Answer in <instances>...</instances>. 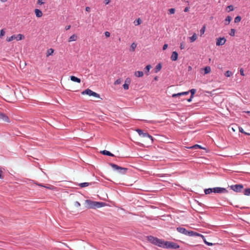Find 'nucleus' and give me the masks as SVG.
<instances>
[{"label": "nucleus", "instance_id": "f257e3e1", "mask_svg": "<svg viewBox=\"0 0 250 250\" xmlns=\"http://www.w3.org/2000/svg\"><path fill=\"white\" fill-rule=\"evenodd\" d=\"M85 203L86 207L88 208H96L104 207L105 203L104 202L92 201L90 200H86Z\"/></svg>", "mask_w": 250, "mask_h": 250}, {"label": "nucleus", "instance_id": "f03ea898", "mask_svg": "<svg viewBox=\"0 0 250 250\" xmlns=\"http://www.w3.org/2000/svg\"><path fill=\"white\" fill-rule=\"evenodd\" d=\"M177 230L182 234H184L186 235L189 236H196V235H199V233L196 232H195L192 230H188L185 228L182 227H177L176 228Z\"/></svg>", "mask_w": 250, "mask_h": 250}, {"label": "nucleus", "instance_id": "7ed1b4c3", "mask_svg": "<svg viewBox=\"0 0 250 250\" xmlns=\"http://www.w3.org/2000/svg\"><path fill=\"white\" fill-rule=\"evenodd\" d=\"M147 239L149 242H150L152 244L163 248L164 241H163L160 239H158L157 237H155L151 235L148 236L147 237Z\"/></svg>", "mask_w": 250, "mask_h": 250}, {"label": "nucleus", "instance_id": "20e7f679", "mask_svg": "<svg viewBox=\"0 0 250 250\" xmlns=\"http://www.w3.org/2000/svg\"><path fill=\"white\" fill-rule=\"evenodd\" d=\"M109 165L114 170L117 171L119 173L122 175L125 174L128 170V168L120 167L113 163H109Z\"/></svg>", "mask_w": 250, "mask_h": 250}, {"label": "nucleus", "instance_id": "39448f33", "mask_svg": "<svg viewBox=\"0 0 250 250\" xmlns=\"http://www.w3.org/2000/svg\"><path fill=\"white\" fill-rule=\"evenodd\" d=\"M180 247L179 245L173 242L164 241L163 244V248L178 249Z\"/></svg>", "mask_w": 250, "mask_h": 250}, {"label": "nucleus", "instance_id": "423d86ee", "mask_svg": "<svg viewBox=\"0 0 250 250\" xmlns=\"http://www.w3.org/2000/svg\"><path fill=\"white\" fill-rule=\"evenodd\" d=\"M230 188L236 192H241L244 187L242 184H236L230 186Z\"/></svg>", "mask_w": 250, "mask_h": 250}, {"label": "nucleus", "instance_id": "0eeeda50", "mask_svg": "<svg viewBox=\"0 0 250 250\" xmlns=\"http://www.w3.org/2000/svg\"><path fill=\"white\" fill-rule=\"evenodd\" d=\"M82 94H87L89 96H93L95 97L100 98V95L98 93L92 91L91 90L87 88L85 89L84 91H83L82 92Z\"/></svg>", "mask_w": 250, "mask_h": 250}, {"label": "nucleus", "instance_id": "6e6552de", "mask_svg": "<svg viewBox=\"0 0 250 250\" xmlns=\"http://www.w3.org/2000/svg\"><path fill=\"white\" fill-rule=\"evenodd\" d=\"M213 193H227L228 190L224 188L215 187L213 188Z\"/></svg>", "mask_w": 250, "mask_h": 250}, {"label": "nucleus", "instance_id": "1a4fd4ad", "mask_svg": "<svg viewBox=\"0 0 250 250\" xmlns=\"http://www.w3.org/2000/svg\"><path fill=\"white\" fill-rule=\"evenodd\" d=\"M136 131L138 132L140 136L143 137H148L150 140H153V137L147 132H144L143 130L141 129H136Z\"/></svg>", "mask_w": 250, "mask_h": 250}, {"label": "nucleus", "instance_id": "9d476101", "mask_svg": "<svg viewBox=\"0 0 250 250\" xmlns=\"http://www.w3.org/2000/svg\"><path fill=\"white\" fill-rule=\"evenodd\" d=\"M226 42V39L225 37L218 38L216 40V44L217 46H220L224 45Z\"/></svg>", "mask_w": 250, "mask_h": 250}, {"label": "nucleus", "instance_id": "9b49d317", "mask_svg": "<svg viewBox=\"0 0 250 250\" xmlns=\"http://www.w3.org/2000/svg\"><path fill=\"white\" fill-rule=\"evenodd\" d=\"M0 119L7 123L10 122V119L9 117L6 115L1 112H0Z\"/></svg>", "mask_w": 250, "mask_h": 250}, {"label": "nucleus", "instance_id": "f8f14e48", "mask_svg": "<svg viewBox=\"0 0 250 250\" xmlns=\"http://www.w3.org/2000/svg\"><path fill=\"white\" fill-rule=\"evenodd\" d=\"M178 57V53L176 51H173L171 56V60L173 61H175L177 60Z\"/></svg>", "mask_w": 250, "mask_h": 250}, {"label": "nucleus", "instance_id": "ddd939ff", "mask_svg": "<svg viewBox=\"0 0 250 250\" xmlns=\"http://www.w3.org/2000/svg\"><path fill=\"white\" fill-rule=\"evenodd\" d=\"M189 91H186V92H183L181 93H178L177 94H173L172 95V97H179L182 95H187L189 94Z\"/></svg>", "mask_w": 250, "mask_h": 250}, {"label": "nucleus", "instance_id": "4468645a", "mask_svg": "<svg viewBox=\"0 0 250 250\" xmlns=\"http://www.w3.org/2000/svg\"><path fill=\"white\" fill-rule=\"evenodd\" d=\"M196 236H200L201 237H202L203 238V240L204 242V243L208 246H212L213 245V244L212 243H210V242H207L204 237V235H203L202 234H200L199 233V235H196Z\"/></svg>", "mask_w": 250, "mask_h": 250}, {"label": "nucleus", "instance_id": "2eb2a0df", "mask_svg": "<svg viewBox=\"0 0 250 250\" xmlns=\"http://www.w3.org/2000/svg\"><path fill=\"white\" fill-rule=\"evenodd\" d=\"M35 13L36 17L38 18H40L42 16V11L40 9H36L35 10Z\"/></svg>", "mask_w": 250, "mask_h": 250}, {"label": "nucleus", "instance_id": "dca6fc26", "mask_svg": "<svg viewBox=\"0 0 250 250\" xmlns=\"http://www.w3.org/2000/svg\"><path fill=\"white\" fill-rule=\"evenodd\" d=\"M101 153L102 154H103V155H107V156H112V157L114 156V154L111 153L109 151H107V150H103V151H101Z\"/></svg>", "mask_w": 250, "mask_h": 250}, {"label": "nucleus", "instance_id": "f3484780", "mask_svg": "<svg viewBox=\"0 0 250 250\" xmlns=\"http://www.w3.org/2000/svg\"><path fill=\"white\" fill-rule=\"evenodd\" d=\"M70 80L73 82H77L78 83H80L81 81L80 79H79L74 76H70Z\"/></svg>", "mask_w": 250, "mask_h": 250}, {"label": "nucleus", "instance_id": "a211bd4d", "mask_svg": "<svg viewBox=\"0 0 250 250\" xmlns=\"http://www.w3.org/2000/svg\"><path fill=\"white\" fill-rule=\"evenodd\" d=\"M231 20H232V18L229 16H228L226 17V19L225 20L224 24L226 25H229V24L230 21H231Z\"/></svg>", "mask_w": 250, "mask_h": 250}, {"label": "nucleus", "instance_id": "6ab92c4d", "mask_svg": "<svg viewBox=\"0 0 250 250\" xmlns=\"http://www.w3.org/2000/svg\"><path fill=\"white\" fill-rule=\"evenodd\" d=\"M134 75L137 77H142L144 75V72L141 71H137L135 72Z\"/></svg>", "mask_w": 250, "mask_h": 250}, {"label": "nucleus", "instance_id": "aec40b11", "mask_svg": "<svg viewBox=\"0 0 250 250\" xmlns=\"http://www.w3.org/2000/svg\"><path fill=\"white\" fill-rule=\"evenodd\" d=\"M204 192L206 194H209L213 192V188H206L204 189Z\"/></svg>", "mask_w": 250, "mask_h": 250}, {"label": "nucleus", "instance_id": "412c9836", "mask_svg": "<svg viewBox=\"0 0 250 250\" xmlns=\"http://www.w3.org/2000/svg\"><path fill=\"white\" fill-rule=\"evenodd\" d=\"M151 68V66L150 64H148L146 66L145 68V73L147 75H149V72L150 68Z\"/></svg>", "mask_w": 250, "mask_h": 250}, {"label": "nucleus", "instance_id": "4be33fe9", "mask_svg": "<svg viewBox=\"0 0 250 250\" xmlns=\"http://www.w3.org/2000/svg\"><path fill=\"white\" fill-rule=\"evenodd\" d=\"M90 185H91V183L85 182V183H82L79 184V186L81 188H84V187L88 186Z\"/></svg>", "mask_w": 250, "mask_h": 250}, {"label": "nucleus", "instance_id": "5701e85b", "mask_svg": "<svg viewBox=\"0 0 250 250\" xmlns=\"http://www.w3.org/2000/svg\"><path fill=\"white\" fill-rule=\"evenodd\" d=\"M204 74H207L210 73L211 71V68H210V66H206L204 68Z\"/></svg>", "mask_w": 250, "mask_h": 250}, {"label": "nucleus", "instance_id": "b1692460", "mask_svg": "<svg viewBox=\"0 0 250 250\" xmlns=\"http://www.w3.org/2000/svg\"><path fill=\"white\" fill-rule=\"evenodd\" d=\"M197 35L194 33L191 37H189L190 42H194L197 39Z\"/></svg>", "mask_w": 250, "mask_h": 250}, {"label": "nucleus", "instance_id": "393cba45", "mask_svg": "<svg viewBox=\"0 0 250 250\" xmlns=\"http://www.w3.org/2000/svg\"><path fill=\"white\" fill-rule=\"evenodd\" d=\"M24 38V36L21 34L16 35V40L17 41L21 40L23 39Z\"/></svg>", "mask_w": 250, "mask_h": 250}, {"label": "nucleus", "instance_id": "a878e982", "mask_svg": "<svg viewBox=\"0 0 250 250\" xmlns=\"http://www.w3.org/2000/svg\"><path fill=\"white\" fill-rule=\"evenodd\" d=\"M76 40H77V36L74 34L69 37V38L68 39V42H72V41H76Z\"/></svg>", "mask_w": 250, "mask_h": 250}, {"label": "nucleus", "instance_id": "bb28decb", "mask_svg": "<svg viewBox=\"0 0 250 250\" xmlns=\"http://www.w3.org/2000/svg\"><path fill=\"white\" fill-rule=\"evenodd\" d=\"M243 194L246 196H250V188H246L243 191Z\"/></svg>", "mask_w": 250, "mask_h": 250}, {"label": "nucleus", "instance_id": "cd10ccee", "mask_svg": "<svg viewBox=\"0 0 250 250\" xmlns=\"http://www.w3.org/2000/svg\"><path fill=\"white\" fill-rule=\"evenodd\" d=\"M14 40H16V35H13L12 36L7 38L6 41L9 42L12 41Z\"/></svg>", "mask_w": 250, "mask_h": 250}, {"label": "nucleus", "instance_id": "c85d7f7f", "mask_svg": "<svg viewBox=\"0 0 250 250\" xmlns=\"http://www.w3.org/2000/svg\"><path fill=\"white\" fill-rule=\"evenodd\" d=\"M162 68V65L160 63H158L155 67V72H158V71H159Z\"/></svg>", "mask_w": 250, "mask_h": 250}, {"label": "nucleus", "instance_id": "c756f323", "mask_svg": "<svg viewBox=\"0 0 250 250\" xmlns=\"http://www.w3.org/2000/svg\"><path fill=\"white\" fill-rule=\"evenodd\" d=\"M54 52V49L52 48H50L47 50V53H46V56L48 57L50 55H51Z\"/></svg>", "mask_w": 250, "mask_h": 250}, {"label": "nucleus", "instance_id": "7c9ffc66", "mask_svg": "<svg viewBox=\"0 0 250 250\" xmlns=\"http://www.w3.org/2000/svg\"><path fill=\"white\" fill-rule=\"evenodd\" d=\"M241 20V17L240 16H237L234 19V22L235 23H238L240 22Z\"/></svg>", "mask_w": 250, "mask_h": 250}, {"label": "nucleus", "instance_id": "2f4dec72", "mask_svg": "<svg viewBox=\"0 0 250 250\" xmlns=\"http://www.w3.org/2000/svg\"><path fill=\"white\" fill-rule=\"evenodd\" d=\"M232 75V72L229 71V70H228L225 73V76L227 77H230L231 75Z\"/></svg>", "mask_w": 250, "mask_h": 250}, {"label": "nucleus", "instance_id": "473e14b6", "mask_svg": "<svg viewBox=\"0 0 250 250\" xmlns=\"http://www.w3.org/2000/svg\"><path fill=\"white\" fill-rule=\"evenodd\" d=\"M190 148H192V149H197V148L203 149V148L200 145H195L192 146L191 147H190Z\"/></svg>", "mask_w": 250, "mask_h": 250}, {"label": "nucleus", "instance_id": "72a5a7b5", "mask_svg": "<svg viewBox=\"0 0 250 250\" xmlns=\"http://www.w3.org/2000/svg\"><path fill=\"white\" fill-rule=\"evenodd\" d=\"M142 22V21L140 18H138L137 20H135L134 22L135 25H140Z\"/></svg>", "mask_w": 250, "mask_h": 250}, {"label": "nucleus", "instance_id": "f704fd0d", "mask_svg": "<svg viewBox=\"0 0 250 250\" xmlns=\"http://www.w3.org/2000/svg\"><path fill=\"white\" fill-rule=\"evenodd\" d=\"M239 130L240 132L242 133H244L245 134V135H249L250 136V133H247V132H246L244 131L243 129L242 128V127H239Z\"/></svg>", "mask_w": 250, "mask_h": 250}, {"label": "nucleus", "instance_id": "c9c22d12", "mask_svg": "<svg viewBox=\"0 0 250 250\" xmlns=\"http://www.w3.org/2000/svg\"><path fill=\"white\" fill-rule=\"evenodd\" d=\"M175 12V8H170L168 10V14H173Z\"/></svg>", "mask_w": 250, "mask_h": 250}, {"label": "nucleus", "instance_id": "e433bc0d", "mask_svg": "<svg viewBox=\"0 0 250 250\" xmlns=\"http://www.w3.org/2000/svg\"><path fill=\"white\" fill-rule=\"evenodd\" d=\"M189 91L191 93V98H193V95L196 92V90L195 89H191Z\"/></svg>", "mask_w": 250, "mask_h": 250}, {"label": "nucleus", "instance_id": "4c0bfd02", "mask_svg": "<svg viewBox=\"0 0 250 250\" xmlns=\"http://www.w3.org/2000/svg\"><path fill=\"white\" fill-rule=\"evenodd\" d=\"M235 30L234 29H231L230 31L229 32V35L233 37L235 36Z\"/></svg>", "mask_w": 250, "mask_h": 250}, {"label": "nucleus", "instance_id": "58836bf2", "mask_svg": "<svg viewBox=\"0 0 250 250\" xmlns=\"http://www.w3.org/2000/svg\"><path fill=\"white\" fill-rule=\"evenodd\" d=\"M227 10L228 12H230L233 10V7L232 5H229L227 6Z\"/></svg>", "mask_w": 250, "mask_h": 250}, {"label": "nucleus", "instance_id": "ea45409f", "mask_svg": "<svg viewBox=\"0 0 250 250\" xmlns=\"http://www.w3.org/2000/svg\"><path fill=\"white\" fill-rule=\"evenodd\" d=\"M136 46L137 44L133 42L131 44V48L132 49V51H134L135 50V48H136Z\"/></svg>", "mask_w": 250, "mask_h": 250}, {"label": "nucleus", "instance_id": "a19ab883", "mask_svg": "<svg viewBox=\"0 0 250 250\" xmlns=\"http://www.w3.org/2000/svg\"><path fill=\"white\" fill-rule=\"evenodd\" d=\"M205 28H206L205 26H203L202 27V28L200 29V32L201 34V36L204 34L205 31Z\"/></svg>", "mask_w": 250, "mask_h": 250}, {"label": "nucleus", "instance_id": "79ce46f5", "mask_svg": "<svg viewBox=\"0 0 250 250\" xmlns=\"http://www.w3.org/2000/svg\"><path fill=\"white\" fill-rule=\"evenodd\" d=\"M122 81L120 79H118L117 80H116L114 83L115 85H118L121 83Z\"/></svg>", "mask_w": 250, "mask_h": 250}, {"label": "nucleus", "instance_id": "37998d69", "mask_svg": "<svg viewBox=\"0 0 250 250\" xmlns=\"http://www.w3.org/2000/svg\"><path fill=\"white\" fill-rule=\"evenodd\" d=\"M129 85L128 83H124L123 85V88L125 90H127L129 88Z\"/></svg>", "mask_w": 250, "mask_h": 250}, {"label": "nucleus", "instance_id": "c03bdc74", "mask_svg": "<svg viewBox=\"0 0 250 250\" xmlns=\"http://www.w3.org/2000/svg\"><path fill=\"white\" fill-rule=\"evenodd\" d=\"M180 48L181 50L185 48V44L184 42H182L180 43Z\"/></svg>", "mask_w": 250, "mask_h": 250}, {"label": "nucleus", "instance_id": "a18cd8bd", "mask_svg": "<svg viewBox=\"0 0 250 250\" xmlns=\"http://www.w3.org/2000/svg\"><path fill=\"white\" fill-rule=\"evenodd\" d=\"M5 32L4 31L3 29H1L0 32V38H1V37L3 36L5 34Z\"/></svg>", "mask_w": 250, "mask_h": 250}, {"label": "nucleus", "instance_id": "49530a36", "mask_svg": "<svg viewBox=\"0 0 250 250\" xmlns=\"http://www.w3.org/2000/svg\"><path fill=\"white\" fill-rule=\"evenodd\" d=\"M131 82V80L129 78H127L125 80V83H128L129 84Z\"/></svg>", "mask_w": 250, "mask_h": 250}, {"label": "nucleus", "instance_id": "de8ad7c7", "mask_svg": "<svg viewBox=\"0 0 250 250\" xmlns=\"http://www.w3.org/2000/svg\"><path fill=\"white\" fill-rule=\"evenodd\" d=\"M74 205L76 207H80L81 204H80V203L78 201H76V202H75Z\"/></svg>", "mask_w": 250, "mask_h": 250}, {"label": "nucleus", "instance_id": "09e8293b", "mask_svg": "<svg viewBox=\"0 0 250 250\" xmlns=\"http://www.w3.org/2000/svg\"><path fill=\"white\" fill-rule=\"evenodd\" d=\"M104 35L106 37H110V33L108 31H106L104 32Z\"/></svg>", "mask_w": 250, "mask_h": 250}, {"label": "nucleus", "instance_id": "8fccbe9b", "mask_svg": "<svg viewBox=\"0 0 250 250\" xmlns=\"http://www.w3.org/2000/svg\"><path fill=\"white\" fill-rule=\"evenodd\" d=\"M240 74L242 75V76H244L245 74H244V70L242 68H241L240 70Z\"/></svg>", "mask_w": 250, "mask_h": 250}, {"label": "nucleus", "instance_id": "3c124183", "mask_svg": "<svg viewBox=\"0 0 250 250\" xmlns=\"http://www.w3.org/2000/svg\"><path fill=\"white\" fill-rule=\"evenodd\" d=\"M43 0H38V3L39 4H40V5H42V4H43L44 2V1Z\"/></svg>", "mask_w": 250, "mask_h": 250}, {"label": "nucleus", "instance_id": "603ef678", "mask_svg": "<svg viewBox=\"0 0 250 250\" xmlns=\"http://www.w3.org/2000/svg\"><path fill=\"white\" fill-rule=\"evenodd\" d=\"M167 44H165L163 46V49L164 50H166L167 48Z\"/></svg>", "mask_w": 250, "mask_h": 250}, {"label": "nucleus", "instance_id": "864d4df0", "mask_svg": "<svg viewBox=\"0 0 250 250\" xmlns=\"http://www.w3.org/2000/svg\"><path fill=\"white\" fill-rule=\"evenodd\" d=\"M188 10H189V8H188V7H186L185 8V9H184V11L185 12H187L188 11Z\"/></svg>", "mask_w": 250, "mask_h": 250}, {"label": "nucleus", "instance_id": "5fc2aeb1", "mask_svg": "<svg viewBox=\"0 0 250 250\" xmlns=\"http://www.w3.org/2000/svg\"><path fill=\"white\" fill-rule=\"evenodd\" d=\"M90 8L89 7H86L85 8V10L87 11V12H89L90 11Z\"/></svg>", "mask_w": 250, "mask_h": 250}, {"label": "nucleus", "instance_id": "6e6d98bb", "mask_svg": "<svg viewBox=\"0 0 250 250\" xmlns=\"http://www.w3.org/2000/svg\"><path fill=\"white\" fill-rule=\"evenodd\" d=\"M192 98H191V96H190V98L187 99L188 102H190L192 101Z\"/></svg>", "mask_w": 250, "mask_h": 250}, {"label": "nucleus", "instance_id": "4d7b16f0", "mask_svg": "<svg viewBox=\"0 0 250 250\" xmlns=\"http://www.w3.org/2000/svg\"><path fill=\"white\" fill-rule=\"evenodd\" d=\"M38 185H39V186L43 187H44V188H49V189H50V188L47 187H46V186H44L42 185V184H39Z\"/></svg>", "mask_w": 250, "mask_h": 250}, {"label": "nucleus", "instance_id": "13d9d810", "mask_svg": "<svg viewBox=\"0 0 250 250\" xmlns=\"http://www.w3.org/2000/svg\"><path fill=\"white\" fill-rule=\"evenodd\" d=\"M70 27H71V26H70V25H68V26H66V27H65V29H66V30H68V29H70Z\"/></svg>", "mask_w": 250, "mask_h": 250}, {"label": "nucleus", "instance_id": "bf43d9fd", "mask_svg": "<svg viewBox=\"0 0 250 250\" xmlns=\"http://www.w3.org/2000/svg\"><path fill=\"white\" fill-rule=\"evenodd\" d=\"M105 1H106V3H105L106 4H108L110 2L109 0H105Z\"/></svg>", "mask_w": 250, "mask_h": 250}, {"label": "nucleus", "instance_id": "052dcab7", "mask_svg": "<svg viewBox=\"0 0 250 250\" xmlns=\"http://www.w3.org/2000/svg\"><path fill=\"white\" fill-rule=\"evenodd\" d=\"M0 0L2 2H5L7 1V0Z\"/></svg>", "mask_w": 250, "mask_h": 250}, {"label": "nucleus", "instance_id": "680f3d73", "mask_svg": "<svg viewBox=\"0 0 250 250\" xmlns=\"http://www.w3.org/2000/svg\"><path fill=\"white\" fill-rule=\"evenodd\" d=\"M194 246H195V247H202L201 245H194Z\"/></svg>", "mask_w": 250, "mask_h": 250}, {"label": "nucleus", "instance_id": "e2e57ef3", "mask_svg": "<svg viewBox=\"0 0 250 250\" xmlns=\"http://www.w3.org/2000/svg\"><path fill=\"white\" fill-rule=\"evenodd\" d=\"M154 80H157V77H155L154 78Z\"/></svg>", "mask_w": 250, "mask_h": 250}, {"label": "nucleus", "instance_id": "0e129e2a", "mask_svg": "<svg viewBox=\"0 0 250 250\" xmlns=\"http://www.w3.org/2000/svg\"><path fill=\"white\" fill-rule=\"evenodd\" d=\"M191 68V66H189V67H188V69H189H189H190Z\"/></svg>", "mask_w": 250, "mask_h": 250}, {"label": "nucleus", "instance_id": "69168bd1", "mask_svg": "<svg viewBox=\"0 0 250 250\" xmlns=\"http://www.w3.org/2000/svg\"><path fill=\"white\" fill-rule=\"evenodd\" d=\"M247 113H250V111H248Z\"/></svg>", "mask_w": 250, "mask_h": 250}]
</instances>
